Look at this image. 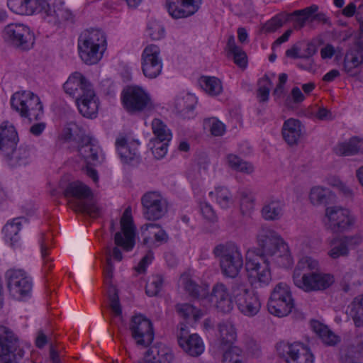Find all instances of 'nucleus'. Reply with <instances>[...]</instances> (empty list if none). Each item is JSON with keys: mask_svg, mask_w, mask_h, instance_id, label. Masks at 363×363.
I'll return each mask as SVG.
<instances>
[{"mask_svg": "<svg viewBox=\"0 0 363 363\" xmlns=\"http://www.w3.org/2000/svg\"><path fill=\"white\" fill-rule=\"evenodd\" d=\"M257 247L249 250L246 255L245 268L249 277L260 286L268 285L272 280L269 262L266 257H274L279 265L287 267L290 264L291 256L288 245L274 230L262 226L256 235Z\"/></svg>", "mask_w": 363, "mask_h": 363, "instance_id": "obj_1", "label": "nucleus"}, {"mask_svg": "<svg viewBox=\"0 0 363 363\" xmlns=\"http://www.w3.org/2000/svg\"><path fill=\"white\" fill-rule=\"evenodd\" d=\"M7 5L18 15L39 13L45 22L57 28L64 22L74 21V15L61 0H8Z\"/></svg>", "mask_w": 363, "mask_h": 363, "instance_id": "obj_2", "label": "nucleus"}, {"mask_svg": "<svg viewBox=\"0 0 363 363\" xmlns=\"http://www.w3.org/2000/svg\"><path fill=\"white\" fill-rule=\"evenodd\" d=\"M66 94L76 99L80 113L86 118H95L99 108V99L92 85L80 72L70 75L63 85Z\"/></svg>", "mask_w": 363, "mask_h": 363, "instance_id": "obj_3", "label": "nucleus"}, {"mask_svg": "<svg viewBox=\"0 0 363 363\" xmlns=\"http://www.w3.org/2000/svg\"><path fill=\"white\" fill-rule=\"evenodd\" d=\"M318 10V6L313 4L303 9L296 10L292 13L281 12L263 24L262 30L267 33H273L288 22H293L296 29L303 28L308 20L324 24L329 23L328 17L324 13H317Z\"/></svg>", "mask_w": 363, "mask_h": 363, "instance_id": "obj_4", "label": "nucleus"}, {"mask_svg": "<svg viewBox=\"0 0 363 363\" xmlns=\"http://www.w3.org/2000/svg\"><path fill=\"white\" fill-rule=\"evenodd\" d=\"M106 45V38L103 32L97 29L84 30L78 38V50L82 60L86 65L96 64L102 57Z\"/></svg>", "mask_w": 363, "mask_h": 363, "instance_id": "obj_5", "label": "nucleus"}, {"mask_svg": "<svg viewBox=\"0 0 363 363\" xmlns=\"http://www.w3.org/2000/svg\"><path fill=\"white\" fill-rule=\"evenodd\" d=\"M216 257L219 258L223 274L227 277L235 278L243 266L241 252L233 242H226L216 245L213 251Z\"/></svg>", "mask_w": 363, "mask_h": 363, "instance_id": "obj_6", "label": "nucleus"}, {"mask_svg": "<svg viewBox=\"0 0 363 363\" xmlns=\"http://www.w3.org/2000/svg\"><path fill=\"white\" fill-rule=\"evenodd\" d=\"M64 196L76 199L72 203L74 211L87 213L92 217L99 215L100 210L94 201L91 189L81 182L69 183L64 191Z\"/></svg>", "mask_w": 363, "mask_h": 363, "instance_id": "obj_7", "label": "nucleus"}, {"mask_svg": "<svg viewBox=\"0 0 363 363\" xmlns=\"http://www.w3.org/2000/svg\"><path fill=\"white\" fill-rule=\"evenodd\" d=\"M11 108L22 118L39 121L43 115V106L40 98L29 91H17L11 98Z\"/></svg>", "mask_w": 363, "mask_h": 363, "instance_id": "obj_8", "label": "nucleus"}, {"mask_svg": "<svg viewBox=\"0 0 363 363\" xmlns=\"http://www.w3.org/2000/svg\"><path fill=\"white\" fill-rule=\"evenodd\" d=\"M294 306V302L290 287L284 282L277 284L269 298L268 311L274 315L283 317L291 313Z\"/></svg>", "mask_w": 363, "mask_h": 363, "instance_id": "obj_9", "label": "nucleus"}, {"mask_svg": "<svg viewBox=\"0 0 363 363\" xmlns=\"http://www.w3.org/2000/svg\"><path fill=\"white\" fill-rule=\"evenodd\" d=\"M121 101L124 108L130 114L140 113L152 106L149 94L138 86H125L121 93Z\"/></svg>", "mask_w": 363, "mask_h": 363, "instance_id": "obj_10", "label": "nucleus"}, {"mask_svg": "<svg viewBox=\"0 0 363 363\" xmlns=\"http://www.w3.org/2000/svg\"><path fill=\"white\" fill-rule=\"evenodd\" d=\"M293 279L296 286L306 292L324 290L334 282L333 275L316 272H294Z\"/></svg>", "mask_w": 363, "mask_h": 363, "instance_id": "obj_11", "label": "nucleus"}, {"mask_svg": "<svg viewBox=\"0 0 363 363\" xmlns=\"http://www.w3.org/2000/svg\"><path fill=\"white\" fill-rule=\"evenodd\" d=\"M279 357L287 363H313L314 357L310 349L301 342L289 343L281 341L277 344Z\"/></svg>", "mask_w": 363, "mask_h": 363, "instance_id": "obj_12", "label": "nucleus"}, {"mask_svg": "<svg viewBox=\"0 0 363 363\" xmlns=\"http://www.w3.org/2000/svg\"><path fill=\"white\" fill-rule=\"evenodd\" d=\"M7 286L12 296L21 300L31 294L33 283L27 273L20 269H9L5 273Z\"/></svg>", "mask_w": 363, "mask_h": 363, "instance_id": "obj_13", "label": "nucleus"}, {"mask_svg": "<svg viewBox=\"0 0 363 363\" xmlns=\"http://www.w3.org/2000/svg\"><path fill=\"white\" fill-rule=\"evenodd\" d=\"M176 338L179 347L190 357H199L204 352L205 346L201 337L197 333L191 334L184 323L177 325Z\"/></svg>", "mask_w": 363, "mask_h": 363, "instance_id": "obj_14", "label": "nucleus"}, {"mask_svg": "<svg viewBox=\"0 0 363 363\" xmlns=\"http://www.w3.org/2000/svg\"><path fill=\"white\" fill-rule=\"evenodd\" d=\"M143 213L148 220H157L168 211L167 200L158 191L146 192L141 198Z\"/></svg>", "mask_w": 363, "mask_h": 363, "instance_id": "obj_15", "label": "nucleus"}, {"mask_svg": "<svg viewBox=\"0 0 363 363\" xmlns=\"http://www.w3.org/2000/svg\"><path fill=\"white\" fill-rule=\"evenodd\" d=\"M129 329L138 345L148 347L154 340V329L152 322L143 315L132 317Z\"/></svg>", "mask_w": 363, "mask_h": 363, "instance_id": "obj_16", "label": "nucleus"}, {"mask_svg": "<svg viewBox=\"0 0 363 363\" xmlns=\"http://www.w3.org/2000/svg\"><path fill=\"white\" fill-rule=\"evenodd\" d=\"M325 216L328 219V228L335 233L350 230L354 224L355 218L347 208L334 206L325 209Z\"/></svg>", "mask_w": 363, "mask_h": 363, "instance_id": "obj_17", "label": "nucleus"}, {"mask_svg": "<svg viewBox=\"0 0 363 363\" xmlns=\"http://www.w3.org/2000/svg\"><path fill=\"white\" fill-rule=\"evenodd\" d=\"M4 39L22 50H28L34 43L28 27L20 23H11L4 30Z\"/></svg>", "mask_w": 363, "mask_h": 363, "instance_id": "obj_18", "label": "nucleus"}, {"mask_svg": "<svg viewBox=\"0 0 363 363\" xmlns=\"http://www.w3.org/2000/svg\"><path fill=\"white\" fill-rule=\"evenodd\" d=\"M121 226L122 232L115 234L114 242L124 250L130 251L135 245V227L130 208L125 210L121 219Z\"/></svg>", "mask_w": 363, "mask_h": 363, "instance_id": "obj_19", "label": "nucleus"}, {"mask_svg": "<svg viewBox=\"0 0 363 363\" xmlns=\"http://www.w3.org/2000/svg\"><path fill=\"white\" fill-rule=\"evenodd\" d=\"M160 53V50L156 45H149L144 49L141 57L142 70L146 77L154 79L161 73L162 61Z\"/></svg>", "mask_w": 363, "mask_h": 363, "instance_id": "obj_20", "label": "nucleus"}, {"mask_svg": "<svg viewBox=\"0 0 363 363\" xmlns=\"http://www.w3.org/2000/svg\"><path fill=\"white\" fill-rule=\"evenodd\" d=\"M24 353L13 332L6 326L0 325V357L23 358Z\"/></svg>", "mask_w": 363, "mask_h": 363, "instance_id": "obj_21", "label": "nucleus"}, {"mask_svg": "<svg viewBox=\"0 0 363 363\" xmlns=\"http://www.w3.org/2000/svg\"><path fill=\"white\" fill-rule=\"evenodd\" d=\"M361 242L362 237L359 235L335 237L330 241L328 255L333 259L346 257L350 254V250L359 245Z\"/></svg>", "mask_w": 363, "mask_h": 363, "instance_id": "obj_22", "label": "nucleus"}, {"mask_svg": "<svg viewBox=\"0 0 363 363\" xmlns=\"http://www.w3.org/2000/svg\"><path fill=\"white\" fill-rule=\"evenodd\" d=\"M201 0H166V8L174 18H186L199 9Z\"/></svg>", "mask_w": 363, "mask_h": 363, "instance_id": "obj_23", "label": "nucleus"}, {"mask_svg": "<svg viewBox=\"0 0 363 363\" xmlns=\"http://www.w3.org/2000/svg\"><path fill=\"white\" fill-rule=\"evenodd\" d=\"M210 301L213 303L218 311L222 313H228L233 308V303L228 288L222 283L213 286L210 295Z\"/></svg>", "mask_w": 363, "mask_h": 363, "instance_id": "obj_24", "label": "nucleus"}, {"mask_svg": "<svg viewBox=\"0 0 363 363\" xmlns=\"http://www.w3.org/2000/svg\"><path fill=\"white\" fill-rule=\"evenodd\" d=\"M139 145L140 143L137 140H133L129 142H128L127 139L125 138L116 140V146L123 162L127 164L139 162Z\"/></svg>", "mask_w": 363, "mask_h": 363, "instance_id": "obj_25", "label": "nucleus"}, {"mask_svg": "<svg viewBox=\"0 0 363 363\" xmlns=\"http://www.w3.org/2000/svg\"><path fill=\"white\" fill-rule=\"evenodd\" d=\"M18 140L15 127L9 122H3L0 125V152L2 155H9Z\"/></svg>", "mask_w": 363, "mask_h": 363, "instance_id": "obj_26", "label": "nucleus"}, {"mask_svg": "<svg viewBox=\"0 0 363 363\" xmlns=\"http://www.w3.org/2000/svg\"><path fill=\"white\" fill-rule=\"evenodd\" d=\"M303 128L298 119L291 118L285 121L281 128L285 142L290 146L296 145L303 135Z\"/></svg>", "mask_w": 363, "mask_h": 363, "instance_id": "obj_27", "label": "nucleus"}, {"mask_svg": "<svg viewBox=\"0 0 363 363\" xmlns=\"http://www.w3.org/2000/svg\"><path fill=\"white\" fill-rule=\"evenodd\" d=\"M99 150V146L94 143L91 138L87 135L80 138L78 143V152L86 163L95 164L98 161Z\"/></svg>", "mask_w": 363, "mask_h": 363, "instance_id": "obj_28", "label": "nucleus"}, {"mask_svg": "<svg viewBox=\"0 0 363 363\" xmlns=\"http://www.w3.org/2000/svg\"><path fill=\"white\" fill-rule=\"evenodd\" d=\"M363 65V55L356 50H347L343 62V71L348 75L354 77L361 72Z\"/></svg>", "mask_w": 363, "mask_h": 363, "instance_id": "obj_29", "label": "nucleus"}, {"mask_svg": "<svg viewBox=\"0 0 363 363\" xmlns=\"http://www.w3.org/2000/svg\"><path fill=\"white\" fill-rule=\"evenodd\" d=\"M236 303L239 311L243 315L248 317L255 316L261 308L259 298L254 291L247 294V296Z\"/></svg>", "mask_w": 363, "mask_h": 363, "instance_id": "obj_30", "label": "nucleus"}, {"mask_svg": "<svg viewBox=\"0 0 363 363\" xmlns=\"http://www.w3.org/2000/svg\"><path fill=\"white\" fill-rule=\"evenodd\" d=\"M284 208V201L279 199H272L267 201L263 205L261 214L265 220H278L283 216Z\"/></svg>", "mask_w": 363, "mask_h": 363, "instance_id": "obj_31", "label": "nucleus"}, {"mask_svg": "<svg viewBox=\"0 0 363 363\" xmlns=\"http://www.w3.org/2000/svg\"><path fill=\"white\" fill-rule=\"evenodd\" d=\"M333 150L339 156H350L358 153L363 154V140L354 137L347 142L337 145Z\"/></svg>", "mask_w": 363, "mask_h": 363, "instance_id": "obj_32", "label": "nucleus"}, {"mask_svg": "<svg viewBox=\"0 0 363 363\" xmlns=\"http://www.w3.org/2000/svg\"><path fill=\"white\" fill-rule=\"evenodd\" d=\"M313 330L320 337L323 342L328 346H335L340 342V337L332 332L326 325L318 320L311 322Z\"/></svg>", "mask_w": 363, "mask_h": 363, "instance_id": "obj_33", "label": "nucleus"}, {"mask_svg": "<svg viewBox=\"0 0 363 363\" xmlns=\"http://www.w3.org/2000/svg\"><path fill=\"white\" fill-rule=\"evenodd\" d=\"M30 147L28 145H21L18 148H13L9 155H3L11 167L25 164L30 156Z\"/></svg>", "mask_w": 363, "mask_h": 363, "instance_id": "obj_34", "label": "nucleus"}, {"mask_svg": "<svg viewBox=\"0 0 363 363\" xmlns=\"http://www.w3.org/2000/svg\"><path fill=\"white\" fill-rule=\"evenodd\" d=\"M334 199V195L326 188L314 186L311 189L309 199L313 205H327Z\"/></svg>", "mask_w": 363, "mask_h": 363, "instance_id": "obj_35", "label": "nucleus"}, {"mask_svg": "<svg viewBox=\"0 0 363 363\" xmlns=\"http://www.w3.org/2000/svg\"><path fill=\"white\" fill-rule=\"evenodd\" d=\"M28 220L24 217L16 218L11 223H9L3 228L6 237L9 239L12 244L17 242L18 232L23 225L27 224Z\"/></svg>", "mask_w": 363, "mask_h": 363, "instance_id": "obj_36", "label": "nucleus"}, {"mask_svg": "<svg viewBox=\"0 0 363 363\" xmlns=\"http://www.w3.org/2000/svg\"><path fill=\"white\" fill-rule=\"evenodd\" d=\"M199 84L201 87L211 96H217L223 90L220 80L215 77H201Z\"/></svg>", "mask_w": 363, "mask_h": 363, "instance_id": "obj_37", "label": "nucleus"}, {"mask_svg": "<svg viewBox=\"0 0 363 363\" xmlns=\"http://www.w3.org/2000/svg\"><path fill=\"white\" fill-rule=\"evenodd\" d=\"M227 160L229 166L237 172L247 174H252L254 172V166L252 163L242 160L235 155H228Z\"/></svg>", "mask_w": 363, "mask_h": 363, "instance_id": "obj_38", "label": "nucleus"}, {"mask_svg": "<svg viewBox=\"0 0 363 363\" xmlns=\"http://www.w3.org/2000/svg\"><path fill=\"white\" fill-rule=\"evenodd\" d=\"M218 328L221 345L226 347L233 346L237 337L234 326L230 323H223L219 324Z\"/></svg>", "mask_w": 363, "mask_h": 363, "instance_id": "obj_39", "label": "nucleus"}, {"mask_svg": "<svg viewBox=\"0 0 363 363\" xmlns=\"http://www.w3.org/2000/svg\"><path fill=\"white\" fill-rule=\"evenodd\" d=\"M209 196L216 198L217 203L222 208H228L233 203V196L230 191L224 187L216 188L215 191H211Z\"/></svg>", "mask_w": 363, "mask_h": 363, "instance_id": "obj_40", "label": "nucleus"}, {"mask_svg": "<svg viewBox=\"0 0 363 363\" xmlns=\"http://www.w3.org/2000/svg\"><path fill=\"white\" fill-rule=\"evenodd\" d=\"M350 315L357 327L363 326V295L355 297L351 303Z\"/></svg>", "mask_w": 363, "mask_h": 363, "instance_id": "obj_41", "label": "nucleus"}, {"mask_svg": "<svg viewBox=\"0 0 363 363\" xmlns=\"http://www.w3.org/2000/svg\"><path fill=\"white\" fill-rule=\"evenodd\" d=\"M184 289L191 297L194 298H204L208 295V286L199 285L189 278L185 280Z\"/></svg>", "mask_w": 363, "mask_h": 363, "instance_id": "obj_42", "label": "nucleus"}, {"mask_svg": "<svg viewBox=\"0 0 363 363\" xmlns=\"http://www.w3.org/2000/svg\"><path fill=\"white\" fill-rule=\"evenodd\" d=\"M152 129L156 137V140L160 142H169L172 138L170 130L167 125L158 118H155L152 122Z\"/></svg>", "mask_w": 363, "mask_h": 363, "instance_id": "obj_43", "label": "nucleus"}, {"mask_svg": "<svg viewBox=\"0 0 363 363\" xmlns=\"http://www.w3.org/2000/svg\"><path fill=\"white\" fill-rule=\"evenodd\" d=\"M252 291L250 290L247 283L240 279H235L231 286V295L236 303Z\"/></svg>", "mask_w": 363, "mask_h": 363, "instance_id": "obj_44", "label": "nucleus"}, {"mask_svg": "<svg viewBox=\"0 0 363 363\" xmlns=\"http://www.w3.org/2000/svg\"><path fill=\"white\" fill-rule=\"evenodd\" d=\"M175 308L178 314L184 319L193 317L194 320H197L203 316L201 310L189 303H178L175 306Z\"/></svg>", "mask_w": 363, "mask_h": 363, "instance_id": "obj_45", "label": "nucleus"}, {"mask_svg": "<svg viewBox=\"0 0 363 363\" xmlns=\"http://www.w3.org/2000/svg\"><path fill=\"white\" fill-rule=\"evenodd\" d=\"M82 136H85L82 130L75 123H69L63 129L61 138L65 141L73 140L79 143Z\"/></svg>", "mask_w": 363, "mask_h": 363, "instance_id": "obj_46", "label": "nucleus"}, {"mask_svg": "<svg viewBox=\"0 0 363 363\" xmlns=\"http://www.w3.org/2000/svg\"><path fill=\"white\" fill-rule=\"evenodd\" d=\"M240 196V211L243 215H250L254 209V196L250 191L242 189L239 191Z\"/></svg>", "mask_w": 363, "mask_h": 363, "instance_id": "obj_47", "label": "nucleus"}, {"mask_svg": "<svg viewBox=\"0 0 363 363\" xmlns=\"http://www.w3.org/2000/svg\"><path fill=\"white\" fill-rule=\"evenodd\" d=\"M227 347L223 355V363H244L240 347L233 345Z\"/></svg>", "mask_w": 363, "mask_h": 363, "instance_id": "obj_48", "label": "nucleus"}, {"mask_svg": "<svg viewBox=\"0 0 363 363\" xmlns=\"http://www.w3.org/2000/svg\"><path fill=\"white\" fill-rule=\"evenodd\" d=\"M272 84V81L267 75H264L259 80L257 96L259 102H266L268 101Z\"/></svg>", "mask_w": 363, "mask_h": 363, "instance_id": "obj_49", "label": "nucleus"}, {"mask_svg": "<svg viewBox=\"0 0 363 363\" xmlns=\"http://www.w3.org/2000/svg\"><path fill=\"white\" fill-rule=\"evenodd\" d=\"M108 297L110 301V308L116 316H120L122 314V308L119 301V296L117 289L111 285L108 291Z\"/></svg>", "mask_w": 363, "mask_h": 363, "instance_id": "obj_50", "label": "nucleus"}, {"mask_svg": "<svg viewBox=\"0 0 363 363\" xmlns=\"http://www.w3.org/2000/svg\"><path fill=\"white\" fill-rule=\"evenodd\" d=\"M174 359L173 353L167 348H161L157 350V354L147 359V363H172Z\"/></svg>", "mask_w": 363, "mask_h": 363, "instance_id": "obj_51", "label": "nucleus"}, {"mask_svg": "<svg viewBox=\"0 0 363 363\" xmlns=\"http://www.w3.org/2000/svg\"><path fill=\"white\" fill-rule=\"evenodd\" d=\"M318 266L319 264L317 260L309 257H305L298 261L294 272L301 273V271H312L317 269Z\"/></svg>", "mask_w": 363, "mask_h": 363, "instance_id": "obj_52", "label": "nucleus"}, {"mask_svg": "<svg viewBox=\"0 0 363 363\" xmlns=\"http://www.w3.org/2000/svg\"><path fill=\"white\" fill-rule=\"evenodd\" d=\"M148 35L153 40L161 39L164 35V27L158 22L154 21H150L147 28Z\"/></svg>", "mask_w": 363, "mask_h": 363, "instance_id": "obj_53", "label": "nucleus"}, {"mask_svg": "<svg viewBox=\"0 0 363 363\" xmlns=\"http://www.w3.org/2000/svg\"><path fill=\"white\" fill-rule=\"evenodd\" d=\"M168 142H160V140H156V143L154 145V147L152 148V152L155 158L161 159L162 158L167 152V146Z\"/></svg>", "mask_w": 363, "mask_h": 363, "instance_id": "obj_54", "label": "nucleus"}, {"mask_svg": "<svg viewBox=\"0 0 363 363\" xmlns=\"http://www.w3.org/2000/svg\"><path fill=\"white\" fill-rule=\"evenodd\" d=\"M153 258H154L153 252L152 250H149L147 251V254L140 261L138 266L135 267V269L139 274L144 273L146 270L147 266L151 263Z\"/></svg>", "mask_w": 363, "mask_h": 363, "instance_id": "obj_55", "label": "nucleus"}, {"mask_svg": "<svg viewBox=\"0 0 363 363\" xmlns=\"http://www.w3.org/2000/svg\"><path fill=\"white\" fill-rule=\"evenodd\" d=\"M233 56L234 62L240 67H245L247 64V55L241 48L238 50L230 52Z\"/></svg>", "mask_w": 363, "mask_h": 363, "instance_id": "obj_56", "label": "nucleus"}, {"mask_svg": "<svg viewBox=\"0 0 363 363\" xmlns=\"http://www.w3.org/2000/svg\"><path fill=\"white\" fill-rule=\"evenodd\" d=\"M201 213L203 214V217L211 221V222H215L217 220L216 215L211 207V205H209L207 203H204L201 204Z\"/></svg>", "mask_w": 363, "mask_h": 363, "instance_id": "obj_57", "label": "nucleus"}, {"mask_svg": "<svg viewBox=\"0 0 363 363\" xmlns=\"http://www.w3.org/2000/svg\"><path fill=\"white\" fill-rule=\"evenodd\" d=\"M210 131L214 136H221L225 131V125L221 121L213 118Z\"/></svg>", "mask_w": 363, "mask_h": 363, "instance_id": "obj_58", "label": "nucleus"}, {"mask_svg": "<svg viewBox=\"0 0 363 363\" xmlns=\"http://www.w3.org/2000/svg\"><path fill=\"white\" fill-rule=\"evenodd\" d=\"M106 263L104 267V274L106 279H111L113 275V265L111 261L110 246L106 247Z\"/></svg>", "mask_w": 363, "mask_h": 363, "instance_id": "obj_59", "label": "nucleus"}, {"mask_svg": "<svg viewBox=\"0 0 363 363\" xmlns=\"http://www.w3.org/2000/svg\"><path fill=\"white\" fill-rule=\"evenodd\" d=\"M303 43L298 42L294 44L290 49L286 51V56L293 59L301 58L300 51L302 48Z\"/></svg>", "mask_w": 363, "mask_h": 363, "instance_id": "obj_60", "label": "nucleus"}, {"mask_svg": "<svg viewBox=\"0 0 363 363\" xmlns=\"http://www.w3.org/2000/svg\"><path fill=\"white\" fill-rule=\"evenodd\" d=\"M353 277V272H346L342 277V280L341 281V286L342 290L347 293L350 291L351 287L354 285V282L352 281Z\"/></svg>", "mask_w": 363, "mask_h": 363, "instance_id": "obj_61", "label": "nucleus"}, {"mask_svg": "<svg viewBox=\"0 0 363 363\" xmlns=\"http://www.w3.org/2000/svg\"><path fill=\"white\" fill-rule=\"evenodd\" d=\"M318 51V46L313 42L306 43V48L304 52L301 53L302 59H309Z\"/></svg>", "mask_w": 363, "mask_h": 363, "instance_id": "obj_62", "label": "nucleus"}, {"mask_svg": "<svg viewBox=\"0 0 363 363\" xmlns=\"http://www.w3.org/2000/svg\"><path fill=\"white\" fill-rule=\"evenodd\" d=\"M159 228V226L157 225L153 224V223H147V224L143 225L140 228L141 235H142V236H143V245H147L150 243V242H153L152 240V239L149 236H147L146 233L149 230V228Z\"/></svg>", "mask_w": 363, "mask_h": 363, "instance_id": "obj_63", "label": "nucleus"}, {"mask_svg": "<svg viewBox=\"0 0 363 363\" xmlns=\"http://www.w3.org/2000/svg\"><path fill=\"white\" fill-rule=\"evenodd\" d=\"M315 116L321 121H330L333 118L331 111L325 107L319 108Z\"/></svg>", "mask_w": 363, "mask_h": 363, "instance_id": "obj_64", "label": "nucleus"}]
</instances>
